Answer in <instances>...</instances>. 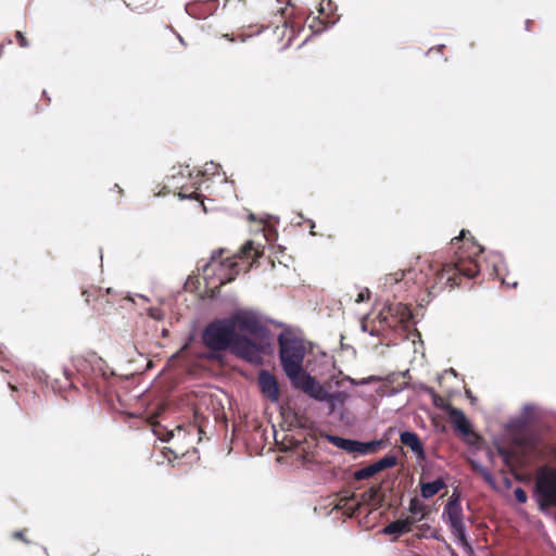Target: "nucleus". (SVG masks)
<instances>
[{"label":"nucleus","instance_id":"obj_1","mask_svg":"<svg viewBox=\"0 0 556 556\" xmlns=\"http://www.w3.org/2000/svg\"><path fill=\"white\" fill-rule=\"evenodd\" d=\"M469 231L462 230L458 237L451 240L452 249H455L454 263L443 264L433 271V277L428 280L426 289L429 294H437L446 288L454 289L460 285V278H475L480 271L477 257L483 252V248L475 239L467 238Z\"/></svg>","mask_w":556,"mask_h":556},{"label":"nucleus","instance_id":"obj_2","mask_svg":"<svg viewBox=\"0 0 556 556\" xmlns=\"http://www.w3.org/2000/svg\"><path fill=\"white\" fill-rule=\"evenodd\" d=\"M279 358L282 369L289 379L304 372L303 361L306 348L303 339L290 330H285L278 336Z\"/></svg>","mask_w":556,"mask_h":556},{"label":"nucleus","instance_id":"obj_3","mask_svg":"<svg viewBox=\"0 0 556 556\" xmlns=\"http://www.w3.org/2000/svg\"><path fill=\"white\" fill-rule=\"evenodd\" d=\"M515 444L519 451L498 447L497 452L503 458L504 464L514 471L517 467H522L527 459L541 457L543 455V439L538 432H527L515 439Z\"/></svg>","mask_w":556,"mask_h":556},{"label":"nucleus","instance_id":"obj_4","mask_svg":"<svg viewBox=\"0 0 556 556\" xmlns=\"http://www.w3.org/2000/svg\"><path fill=\"white\" fill-rule=\"evenodd\" d=\"M237 334L230 318L217 319L204 328L202 341L207 349L220 352L230 349Z\"/></svg>","mask_w":556,"mask_h":556},{"label":"nucleus","instance_id":"obj_5","mask_svg":"<svg viewBox=\"0 0 556 556\" xmlns=\"http://www.w3.org/2000/svg\"><path fill=\"white\" fill-rule=\"evenodd\" d=\"M534 494L541 510L556 507V469L543 467L539 470L535 483Z\"/></svg>","mask_w":556,"mask_h":556},{"label":"nucleus","instance_id":"obj_6","mask_svg":"<svg viewBox=\"0 0 556 556\" xmlns=\"http://www.w3.org/2000/svg\"><path fill=\"white\" fill-rule=\"evenodd\" d=\"M293 388L303 391L308 394L311 397L321 401L328 402L330 405V410H334L336 401L340 400V393H329L324 386L316 381L314 377L308 375L307 372H302L299 376H295L294 379H289Z\"/></svg>","mask_w":556,"mask_h":556},{"label":"nucleus","instance_id":"obj_7","mask_svg":"<svg viewBox=\"0 0 556 556\" xmlns=\"http://www.w3.org/2000/svg\"><path fill=\"white\" fill-rule=\"evenodd\" d=\"M444 514L447 515L448 525L452 533L457 538L462 546L471 549V546L467 540L466 527L464 523L463 508L458 496H452L447 502Z\"/></svg>","mask_w":556,"mask_h":556},{"label":"nucleus","instance_id":"obj_8","mask_svg":"<svg viewBox=\"0 0 556 556\" xmlns=\"http://www.w3.org/2000/svg\"><path fill=\"white\" fill-rule=\"evenodd\" d=\"M224 249L213 252L211 262L204 267V273L212 269L219 277V286L230 282L238 275V264L231 258H223Z\"/></svg>","mask_w":556,"mask_h":556},{"label":"nucleus","instance_id":"obj_9","mask_svg":"<svg viewBox=\"0 0 556 556\" xmlns=\"http://www.w3.org/2000/svg\"><path fill=\"white\" fill-rule=\"evenodd\" d=\"M81 294L86 303L92 305L93 309L99 314L108 313L115 303L122 300L121 295L113 292L111 288L103 291L101 288L92 286L89 289L83 290Z\"/></svg>","mask_w":556,"mask_h":556},{"label":"nucleus","instance_id":"obj_10","mask_svg":"<svg viewBox=\"0 0 556 556\" xmlns=\"http://www.w3.org/2000/svg\"><path fill=\"white\" fill-rule=\"evenodd\" d=\"M235 326V331L238 333H249L255 339H265L268 336L267 327L253 314L237 313L230 317Z\"/></svg>","mask_w":556,"mask_h":556},{"label":"nucleus","instance_id":"obj_11","mask_svg":"<svg viewBox=\"0 0 556 556\" xmlns=\"http://www.w3.org/2000/svg\"><path fill=\"white\" fill-rule=\"evenodd\" d=\"M230 350L235 355L250 363L257 364L262 359V349L260 344L242 333L237 334Z\"/></svg>","mask_w":556,"mask_h":556},{"label":"nucleus","instance_id":"obj_12","mask_svg":"<svg viewBox=\"0 0 556 556\" xmlns=\"http://www.w3.org/2000/svg\"><path fill=\"white\" fill-rule=\"evenodd\" d=\"M409 315V312L402 303L391 304L379 313L381 321H384L389 327H395L399 323L404 321Z\"/></svg>","mask_w":556,"mask_h":556},{"label":"nucleus","instance_id":"obj_13","mask_svg":"<svg viewBox=\"0 0 556 556\" xmlns=\"http://www.w3.org/2000/svg\"><path fill=\"white\" fill-rule=\"evenodd\" d=\"M258 386L262 393L271 402L279 399V387L274 375L266 370H262L258 375Z\"/></svg>","mask_w":556,"mask_h":556},{"label":"nucleus","instance_id":"obj_14","mask_svg":"<svg viewBox=\"0 0 556 556\" xmlns=\"http://www.w3.org/2000/svg\"><path fill=\"white\" fill-rule=\"evenodd\" d=\"M448 418L453 427L460 432L463 435L467 437L470 434H473V431L471 429V425L463 410L448 406Z\"/></svg>","mask_w":556,"mask_h":556},{"label":"nucleus","instance_id":"obj_15","mask_svg":"<svg viewBox=\"0 0 556 556\" xmlns=\"http://www.w3.org/2000/svg\"><path fill=\"white\" fill-rule=\"evenodd\" d=\"M417 522L415 517L399 519L389 523L384 529L386 534H403L412 531L413 526Z\"/></svg>","mask_w":556,"mask_h":556},{"label":"nucleus","instance_id":"obj_16","mask_svg":"<svg viewBox=\"0 0 556 556\" xmlns=\"http://www.w3.org/2000/svg\"><path fill=\"white\" fill-rule=\"evenodd\" d=\"M401 443L409 447L418 457H424V445L415 432L404 431L400 434Z\"/></svg>","mask_w":556,"mask_h":556},{"label":"nucleus","instance_id":"obj_17","mask_svg":"<svg viewBox=\"0 0 556 556\" xmlns=\"http://www.w3.org/2000/svg\"><path fill=\"white\" fill-rule=\"evenodd\" d=\"M446 488V483L443 478H438L432 482H420L421 496L430 498L438 494L441 490Z\"/></svg>","mask_w":556,"mask_h":556},{"label":"nucleus","instance_id":"obj_18","mask_svg":"<svg viewBox=\"0 0 556 556\" xmlns=\"http://www.w3.org/2000/svg\"><path fill=\"white\" fill-rule=\"evenodd\" d=\"M330 441L338 446L339 448L348 452V453H358L361 450V442L350 439H343L340 437H330Z\"/></svg>","mask_w":556,"mask_h":556},{"label":"nucleus","instance_id":"obj_19","mask_svg":"<svg viewBox=\"0 0 556 556\" xmlns=\"http://www.w3.org/2000/svg\"><path fill=\"white\" fill-rule=\"evenodd\" d=\"M410 517H415L417 521L422 520L426 517L427 509L426 505L417 497H414L409 502Z\"/></svg>","mask_w":556,"mask_h":556},{"label":"nucleus","instance_id":"obj_20","mask_svg":"<svg viewBox=\"0 0 556 556\" xmlns=\"http://www.w3.org/2000/svg\"><path fill=\"white\" fill-rule=\"evenodd\" d=\"M397 464V458L393 454H387L379 460L375 462L374 465L378 472L392 468Z\"/></svg>","mask_w":556,"mask_h":556},{"label":"nucleus","instance_id":"obj_21","mask_svg":"<svg viewBox=\"0 0 556 556\" xmlns=\"http://www.w3.org/2000/svg\"><path fill=\"white\" fill-rule=\"evenodd\" d=\"M426 392L431 396L432 399V403L435 407H439V408H442V409H445L447 408L448 409V404L446 402V400L444 397H442L441 395H439L433 388H430V387H427L425 388Z\"/></svg>","mask_w":556,"mask_h":556},{"label":"nucleus","instance_id":"obj_22","mask_svg":"<svg viewBox=\"0 0 556 556\" xmlns=\"http://www.w3.org/2000/svg\"><path fill=\"white\" fill-rule=\"evenodd\" d=\"M376 473H378V471L372 463L364 468L356 470L354 472V478L356 480H365V479H368V478L375 476Z\"/></svg>","mask_w":556,"mask_h":556},{"label":"nucleus","instance_id":"obj_23","mask_svg":"<svg viewBox=\"0 0 556 556\" xmlns=\"http://www.w3.org/2000/svg\"><path fill=\"white\" fill-rule=\"evenodd\" d=\"M359 454H370L378 452L382 446V441H370V442H361Z\"/></svg>","mask_w":556,"mask_h":556},{"label":"nucleus","instance_id":"obj_24","mask_svg":"<svg viewBox=\"0 0 556 556\" xmlns=\"http://www.w3.org/2000/svg\"><path fill=\"white\" fill-rule=\"evenodd\" d=\"M381 491L380 485H374L369 488L367 491H365L362 495L363 501L366 503H375L378 500V495Z\"/></svg>","mask_w":556,"mask_h":556},{"label":"nucleus","instance_id":"obj_25","mask_svg":"<svg viewBox=\"0 0 556 556\" xmlns=\"http://www.w3.org/2000/svg\"><path fill=\"white\" fill-rule=\"evenodd\" d=\"M241 252L245 257L257 258L260 256V252L254 247V243L252 241L245 242V244L241 249Z\"/></svg>","mask_w":556,"mask_h":556},{"label":"nucleus","instance_id":"obj_26","mask_svg":"<svg viewBox=\"0 0 556 556\" xmlns=\"http://www.w3.org/2000/svg\"><path fill=\"white\" fill-rule=\"evenodd\" d=\"M354 495H342L339 497L338 502L334 505V508L337 509H345L348 502L352 500Z\"/></svg>","mask_w":556,"mask_h":556},{"label":"nucleus","instance_id":"obj_27","mask_svg":"<svg viewBox=\"0 0 556 556\" xmlns=\"http://www.w3.org/2000/svg\"><path fill=\"white\" fill-rule=\"evenodd\" d=\"M514 495H515V498L517 500V502H519L521 504L526 503L528 500V495L522 488L515 489Z\"/></svg>","mask_w":556,"mask_h":556},{"label":"nucleus","instance_id":"obj_28","mask_svg":"<svg viewBox=\"0 0 556 556\" xmlns=\"http://www.w3.org/2000/svg\"><path fill=\"white\" fill-rule=\"evenodd\" d=\"M15 39L21 48H27L29 46L27 38L21 30L15 33Z\"/></svg>","mask_w":556,"mask_h":556},{"label":"nucleus","instance_id":"obj_29","mask_svg":"<svg viewBox=\"0 0 556 556\" xmlns=\"http://www.w3.org/2000/svg\"><path fill=\"white\" fill-rule=\"evenodd\" d=\"M199 193L197 191H190L188 192V189L186 187H181V191L179 192V197L185 199H199Z\"/></svg>","mask_w":556,"mask_h":556},{"label":"nucleus","instance_id":"obj_30","mask_svg":"<svg viewBox=\"0 0 556 556\" xmlns=\"http://www.w3.org/2000/svg\"><path fill=\"white\" fill-rule=\"evenodd\" d=\"M26 532H27V530H26V529L18 530V531H14V532L12 533V538H13L14 540H21V541H23L24 543L29 544V543H30V541L26 539Z\"/></svg>","mask_w":556,"mask_h":556},{"label":"nucleus","instance_id":"obj_31","mask_svg":"<svg viewBox=\"0 0 556 556\" xmlns=\"http://www.w3.org/2000/svg\"><path fill=\"white\" fill-rule=\"evenodd\" d=\"M368 299H369V291L367 290L366 294L364 292H359L358 293L356 302L359 303V302H363V301L368 300Z\"/></svg>","mask_w":556,"mask_h":556},{"label":"nucleus","instance_id":"obj_32","mask_svg":"<svg viewBox=\"0 0 556 556\" xmlns=\"http://www.w3.org/2000/svg\"><path fill=\"white\" fill-rule=\"evenodd\" d=\"M168 451H169L170 453H173V454H174V457H175V458L179 457V455H184V453H179V452H177V451H174V450H172L170 447H168Z\"/></svg>","mask_w":556,"mask_h":556},{"label":"nucleus","instance_id":"obj_33","mask_svg":"<svg viewBox=\"0 0 556 556\" xmlns=\"http://www.w3.org/2000/svg\"><path fill=\"white\" fill-rule=\"evenodd\" d=\"M357 508H358V504L355 506V508L350 509V511L348 513V515H349L350 517L354 516L355 510H356Z\"/></svg>","mask_w":556,"mask_h":556},{"label":"nucleus","instance_id":"obj_34","mask_svg":"<svg viewBox=\"0 0 556 556\" xmlns=\"http://www.w3.org/2000/svg\"><path fill=\"white\" fill-rule=\"evenodd\" d=\"M114 188L117 189V193L122 197L123 195V189L118 185H115Z\"/></svg>","mask_w":556,"mask_h":556},{"label":"nucleus","instance_id":"obj_35","mask_svg":"<svg viewBox=\"0 0 556 556\" xmlns=\"http://www.w3.org/2000/svg\"><path fill=\"white\" fill-rule=\"evenodd\" d=\"M405 273H401V276L400 277H395V281H400L401 279H403ZM395 276H397V274H395Z\"/></svg>","mask_w":556,"mask_h":556},{"label":"nucleus","instance_id":"obj_36","mask_svg":"<svg viewBox=\"0 0 556 556\" xmlns=\"http://www.w3.org/2000/svg\"><path fill=\"white\" fill-rule=\"evenodd\" d=\"M9 387H10L11 390L16 391V387L13 386L12 383H9Z\"/></svg>","mask_w":556,"mask_h":556},{"label":"nucleus","instance_id":"obj_37","mask_svg":"<svg viewBox=\"0 0 556 556\" xmlns=\"http://www.w3.org/2000/svg\"><path fill=\"white\" fill-rule=\"evenodd\" d=\"M451 555L452 556H458V554L454 549H452Z\"/></svg>","mask_w":556,"mask_h":556},{"label":"nucleus","instance_id":"obj_38","mask_svg":"<svg viewBox=\"0 0 556 556\" xmlns=\"http://www.w3.org/2000/svg\"><path fill=\"white\" fill-rule=\"evenodd\" d=\"M530 23H531L530 21H527V27H528V28H529V27H531V24H530Z\"/></svg>","mask_w":556,"mask_h":556},{"label":"nucleus","instance_id":"obj_39","mask_svg":"<svg viewBox=\"0 0 556 556\" xmlns=\"http://www.w3.org/2000/svg\"><path fill=\"white\" fill-rule=\"evenodd\" d=\"M530 23H531L530 21H527V27H528V28H529V27H531V24H530Z\"/></svg>","mask_w":556,"mask_h":556}]
</instances>
